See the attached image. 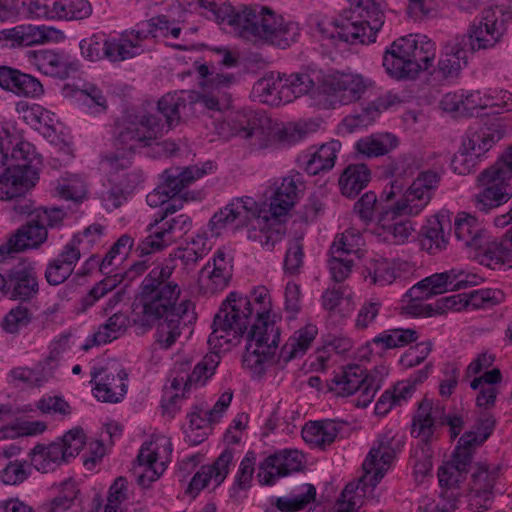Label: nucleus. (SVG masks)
<instances>
[{"label": "nucleus", "instance_id": "obj_1", "mask_svg": "<svg viewBox=\"0 0 512 512\" xmlns=\"http://www.w3.org/2000/svg\"><path fill=\"white\" fill-rule=\"evenodd\" d=\"M304 188L303 177L299 173L283 178L269 205L272 221L267 215H262L258 203L253 198L233 199L212 216L209 222L211 230L219 235L222 229L234 223L236 227L250 225L248 239L259 242L267 250H272L285 234V227L277 221V218L285 215L294 206Z\"/></svg>", "mask_w": 512, "mask_h": 512}, {"label": "nucleus", "instance_id": "obj_2", "mask_svg": "<svg viewBox=\"0 0 512 512\" xmlns=\"http://www.w3.org/2000/svg\"><path fill=\"white\" fill-rule=\"evenodd\" d=\"M253 302L236 292H231L215 315L208 344L213 349H229L238 340L250 323L253 311L257 317L271 315V298L267 288L260 286L253 291Z\"/></svg>", "mask_w": 512, "mask_h": 512}, {"label": "nucleus", "instance_id": "obj_3", "mask_svg": "<svg viewBox=\"0 0 512 512\" xmlns=\"http://www.w3.org/2000/svg\"><path fill=\"white\" fill-rule=\"evenodd\" d=\"M173 272V265L163 263L151 269L143 279L133 318L134 325L141 329V333L150 330L163 314L178 309L181 289L172 277Z\"/></svg>", "mask_w": 512, "mask_h": 512}, {"label": "nucleus", "instance_id": "obj_4", "mask_svg": "<svg viewBox=\"0 0 512 512\" xmlns=\"http://www.w3.org/2000/svg\"><path fill=\"white\" fill-rule=\"evenodd\" d=\"M186 107L187 101L182 92L164 95L159 99L157 109L158 113L165 118V122L155 114H144L127 120L117 128V144L128 151L152 145L155 140L179 123Z\"/></svg>", "mask_w": 512, "mask_h": 512}, {"label": "nucleus", "instance_id": "obj_5", "mask_svg": "<svg viewBox=\"0 0 512 512\" xmlns=\"http://www.w3.org/2000/svg\"><path fill=\"white\" fill-rule=\"evenodd\" d=\"M402 445V440L391 431L379 435L362 464L363 475L357 484L346 485L332 512H356L360 498L379 484Z\"/></svg>", "mask_w": 512, "mask_h": 512}, {"label": "nucleus", "instance_id": "obj_6", "mask_svg": "<svg viewBox=\"0 0 512 512\" xmlns=\"http://www.w3.org/2000/svg\"><path fill=\"white\" fill-rule=\"evenodd\" d=\"M236 35L256 45H273L287 48L300 35L299 25L286 21L281 14L264 5L240 7Z\"/></svg>", "mask_w": 512, "mask_h": 512}, {"label": "nucleus", "instance_id": "obj_7", "mask_svg": "<svg viewBox=\"0 0 512 512\" xmlns=\"http://www.w3.org/2000/svg\"><path fill=\"white\" fill-rule=\"evenodd\" d=\"M227 125L231 135L247 140L254 150L268 148L276 142L293 145L301 141L307 133L299 124L275 127L268 117L252 110L231 114Z\"/></svg>", "mask_w": 512, "mask_h": 512}, {"label": "nucleus", "instance_id": "obj_8", "mask_svg": "<svg viewBox=\"0 0 512 512\" xmlns=\"http://www.w3.org/2000/svg\"><path fill=\"white\" fill-rule=\"evenodd\" d=\"M436 44L426 35L415 34L394 41L383 56L386 72L395 79H414L433 66Z\"/></svg>", "mask_w": 512, "mask_h": 512}, {"label": "nucleus", "instance_id": "obj_9", "mask_svg": "<svg viewBox=\"0 0 512 512\" xmlns=\"http://www.w3.org/2000/svg\"><path fill=\"white\" fill-rule=\"evenodd\" d=\"M280 335L276 315L257 317L248 333L244 365L254 373H263L265 364L272 360L276 353Z\"/></svg>", "mask_w": 512, "mask_h": 512}, {"label": "nucleus", "instance_id": "obj_10", "mask_svg": "<svg viewBox=\"0 0 512 512\" xmlns=\"http://www.w3.org/2000/svg\"><path fill=\"white\" fill-rule=\"evenodd\" d=\"M506 33L507 23L503 10L488 7L469 24L465 34L456 37L465 38V47L476 53L495 48L502 43Z\"/></svg>", "mask_w": 512, "mask_h": 512}, {"label": "nucleus", "instance_id": "obj_11", "mask_svg": "<svg viewBox=\"0 0 512 512\" xmlns=\"http://www.w3.org/2000/svg\"><path fill=\"white\" fill-rule=\"evenodd\" d=\"M447 424L450 435L456 438L464 428V417L460 414L445 416L444 407L434 404L431 400L423 399L413 417L411 433L416 438L430 440L437 424Z\"/></svg>", "mask_w": 512, "mask_h": 512}, {"label": "nucleus", "instance_id": "obj_12", "mask_svg": "<svg viewBox=\"0 0 512 512\" xmlns=\"http://www.w3.org/2000/svg\"><path fill=\"white\" fill-rule=\"evenodd\" d=\"M191 226V218L186 214L166 218L160 223L153 220L147 226L148 236L138 244L136 250L140 256L162 251L175 242L177 238L187 233Z\"/></svg>", "mask_w": 512, "mask_h": 512}, {"label": "nucleus", "instance_id": "obj_13", "mask_svg": "<svg viewBox=\"0 0 512 512\" xmlns=\"http://www.w3.org/2000/svg\"><path fill=\"white\" fill-rule=\"evenodd\" d=\"M331 389L342 397L356 393V406L365 408L372 402L378 384L376 379L369 376L364 368L354 364L347 366L340 375H336L332 379Z\"/></svg>", "mask_w": 512, "mask_h": 512}, {"label": "nucleus", "instance_id": "obj_14", "mask_svg": "<svg viewBox=\"0 0 512 512\" xmlns=\"http://www.w3.org/2000/svg\"><path fill=\"white\" fill-rule=\"evenodd\" d=\"M499 170L487 168L477 176V185L481 190L472 197L475 208L488 213L512 198V187Z\"/></svg>", "mask_w": 512, "mask_h": 512}, {"label": "nucleus", "instance_id": "obj_15", "mask_svg": "<svg viewBox=\"0 0 512 512\" xmlns=\"http://www.w3.org/2000/svg\"><path fill=\"white\" fill-rule=\"evenodd\" d=\"M439 182L440 175L435 171L419 173L402 197L392 204L395 211L410 216L418 215L431 201Z\"/></svg>", "mask_w": 512, "mask_h": 512}, {"label": "nucleus", "instance_id": "obj_16", "mask_svg": "<svg viewBox=\"0 0 512 512\" xmlns=\"http://www.w3.org/2000/svg\"><path fill=\"white\" fill-rule=\"evenodd\" d=\"M498 477L499 468L496 465L477 463L473 467L468 492L470 510L483 512L490 509Z\"/></svg>", "mask_w": 512, "mask_h": 512}, {"label": "nucleus", "instance_id": "obj_17", "mask_svg": "<svg viewBox=\"0 0 512 512\" xmlns=\"http://www.w3.org/2000/svg\"><path fill=\"white\" fill-rule=\"evenodd\" d=\"M495 427V419L491 415L480 417L473 428L465 432L458 441L453 453V469L459 474L466 472L472 463L473 450L482 445L491 435Z\"/></svg>", "mask_w": 512, "mask_h": 512}, {"label": "nucleus", "instance_id": "obj_18", "mask_svg": "<svg viewBox=\"0 0 512 512\" xmlns=\"http://www.w3.org/2000/svg\"><path fill=\"white\" fill-rule=\"evenodd\" d=\"M29 13L36 18L82 20L92 14L88 0H30Z\"/></svg>", "mask_w": 512, "mask_h": 512}, {"label": "nucleus", "instance_id": "obj_19", "mask_svg": "<svg viewBox=\"0 0 512 512\" xmlns=\"http://www.w3.org/2000/svg\"><path fill=\"white\" fill-rule=\"evenodd\" d=\"M303 460L304 456L298 450L276 452L259 463L257 479L261 485H274L278 479L300 471Z\"/></svg>", "mask_w": 512, "mask_h": 512}, {"label": "nucleus", "instance_id": "obj_20", "mask_svg": "<svg viewBox=\"0 0 512 512\" xmlns=\"http://www.w3.org/2000/svg\"><path fill=\"white\" fill-rule=\"evenodd\" d=\"M128 374L122 368H94L91 371V382H94V396L104 403H118L127 392Z\"/></svg>", "mask_w": 512, "mask_h": 512}, {"label": "nucleus", "instance_id": "obj_21", "mask_svg": "<svg viewBox=\"0 0 512 512\" xmlns=\"http://www.w3.org/2000/svg\"><path fill=\"white\" fill-rule=\"evenodd\" d=\"M369 82L359 74L336 72L323 77V92L338 98L341 104L359 100Z\"/></svg>", "mask_w": 512, "mask_h": 512}, {"label": "nucleus", "instance_id": "obj_22", "mask_svg": "<svg viewBox=\"0 0 512 512\" xmlns=\"http://www.w3.org/2000/svg\"><path fill=\"white\" fill-rule=\"evenodd\" d=\"M400 212H396L394 205L381 208L373 232L383 241L393 244H404L413 236L415 229L409 220L399 219Z\"/></svg>", "mask_w": 512, "mask_h": 512}, {"label": "nucleus", "instance_id": "obj_23", "mask_svg": "<svg viewBox=\"0 0 512 512\" xmlns=\"http://www.w3.org/2000/svg\"><path fill=\"white\" fill-rule=\"evenodd\" d=\"M512 229L508 230L502 238L485 237L481 247L476 248L474 258L490 269L497 270L503 267H512Z\"/></svg>", "mask_w": 512, "mask_h": 512}, {"label": "nucleus", "instance_id": "obj_24", "mask_svg": "<svg viewBox=\"0 0 512 512\" xmlns=\"http://www.w3.org/2000/svg\"><path fill=\"white\" fill-rule=\"evenodd\" d=\"M233 458L232 450L225 449L212 465H204L200 468L192 477L186 492L195 496L210 485L214 488L219 486L227 477Z\"/></svg>", "mask_w": 512, "mask_h": 512}, {"label": "nucleus", "instance_id": "obj_25", "mask_svg": "<svg viewBox=\"0 0 512 512\" xmlns=\"http://www.w3.org/2000/svg\"><path fill=\"white\" fill-rule=\"evenodd\" d=\"M54 28L34 25H18L0 31L1 48H17L43 44L54 38Z\"/></svg>", "mask_w": 512, "mask_h": 512}, {"label": "nucleus", "instance_id": "obj_26", "mask_svg": "<svg viewBox=\"0 0 512 512\" xmlns=\"http://www.w3.org/2000/svg\"><path fill=\"white\" fill-rule=\"evenodd\" d=\"M232 277V258L224 249H218L212 264L208 262L200 272L201 286L210 293H216L227 287Z\"/></svg>", "mask_w": 512, "mask_h": 512}, {"label": "nucleus", "instance_id": "obj_27", "mask_svg": "<svg viewBox=\"0 0 512 512\" xmlns=\"http://www.w3.org/2000/svg\"><path fill=\"white\" fill-rule=\"evenodd\" d=\"M413 270V266L403 260H389L386 258L372 259L364 270L365 279L378 286L392 284L397 279L406 277Z\"/></svg>", "mask_w": 512, "mask_h": 512}, {"label": "nucleus", "instance_id": "obj_28", "mask_svg": "<svg viewBox=\"0 0 512 512\" xmlns=\"http://www.w3.org/2000/svg\"><path fill=\"white\" fill-rule=\"evenodd\" d=\"M0 87L25 98H38L44 94L43 85L36 77L4 65H0Z\"/></svg>", "mask_w": 512, "mask_h": 512}, {"label": "nucleus", "instance_id": "obj_29", "mask_svg": "<svg viewBox=\"0 0 512 512\" xmlns=\"http://www.w3.org/2000/svg\"><path fill=\"white\" fill-rule=\"evenodd\" d=\"M9 289L6 290V297L29 303L37 297L39 284L36 272L31 267L16 266L9 270Z\"/></svg>", "mask_w": 512, "mask_h": 512}, {"label": "nucleus", "instance_id": "obj_30", "mask_svg": "<svg viewBox=\"0 0 512 512\" xmlns=\"http://www.w3.org/2000/svg\"><path fill=\"white\" fill-rule=\"evenodd\" d=\"M152 30H132L119 38L106 40L105 58L112 62L124 61L142 52V42Z\"/></svg>", "mask_w": 512, "mask_h": 512}, {"label": "nucleus", "instance_id": "obj_31", "mask_svg": "<svg viewBox=\"0 0 512 512\" xmlns=\"http://www.w3.org/2000/svg\"><path fill=\"white\" fill-rule=\"evenodd\" d=\"M47 229L38 219L22 225L6 244L0 246V254L22 252L38 248L47 239Z\"/></svg>", "mask_w": 512, "mask_h": 512}, {"label": "nucleus", "instance_id": "obj_32", "mask_svg": "<svg viewBox=\"0 0 512 512\" xmlns=\"http://www.w3.org/2000/svg\"><path fill=\"white\" fill-rule=\"evenodd\" d=\"M335 34L339 40L349 44H369L375 42L376 38L370 37V31L364 26V20L356 11L344 12L335 20Z\"/></svg>", "mask_w": 512, "mask_h": 512}, {"label": "nucleus", "instance_id": "obj_33", "mask_svg": "<svg viewBox=\"0 0 512 512\" xmlns=\"http://www.w3.org/2000/svg\"><path fill=\"white\" fill-rule=\"evenodd\" d=\"M462 116H472L480 110L490 108L492 113H501L512 109V94L508 91L501 93L500 102L494 101L490 95H481L480 91L461 90Z\"/></svg>", "mask_w": 512, "mask_h": 512}, {"label": "nucleus", "instance_id": "obj_34", "mask_svg": "<svg viewBox=\"0 0 512 512\" xmlns=\"http://www.w3.org/2000/svg\"><path fill=\"white\" fill-rule=\"evenodd\" d=\"M192 306L191 302L184 300L179 304L177 310H172L171 313L163 314L160 320H157L156 328V343L162 349H169L175 344L177 338L181 335L180 323L188 310Z\"/></svg>", "mask_w": 512, "mask_h": 512}, {"label": "nucleus", "instance_id": "obj_35", "mask_svg": "<svg viewBox=\"0 0 512 512\" xmlns=\"http://www.w3.org/2000/svg\"><path fill=\"white\" fill-rule=\"evenodd\" d=\"M502 119L495 123L480 128L477 131L469 132L463 140V151L473 155H482L492 148L506 134Z\"/></svg>", "mask_w": 512, "mask_h": 512}, {"label": "nucleus", "instance_id": "obj_36", "mask_svg": "<svg viewBox=\"0 0 512 512\" xmlns=\"http://www.w3.org/2000/svg\"><path fill=\"white\" fill-rule=\"evenodd\" d=\"M445 51L438 61L436 72L443 79H455L467 65L465 38L455 37L446 44Z\"/></svg>", "mask_w": 512, "mask_h": 512}, {"label": "nucleus", "instance_id": "obj_37", "mask_svg": "<svg viewBox=\"0 0 512 512\" xmlns=\"http://www.w3.org/2000/svg\"><path fill=\"white\" fill-rule=\"evenodd\" d=\"M39 176H33V173L25 174L14 168L5 167L0 174V200H13L22 197L32 189Z\"/></svg>", "mask_w": 512, "mask_h": 512}, {"label": "nucleus", "instance_id": "obj_38", "mask_svg": "<svg viewBox=\"0 0 512 512\" xmlns=\"http://www.w3.org/2000/svg\"><path fill=\"white\" fill-rule=\"evenodd\" d=\"M30 61L42 73L58 78H66L70 70H76L77 65L70 63L68 59L52 50H38L29 52Z\"/></svg>", "mask_w": 512, "mask_h": 512}, {"label": "nucleus", "instance_id": "obj_39", "mask_svg": "<svg viewBox=\"0 0 512 512\" xmlns=\"http://www.w3.org/2000/svg\"><path fill=\"white\" fill-rule=\"evenodd\" d=\"M454 234L456 239L471 251L481 247L488 235L477 218L466 212L457 214L454 220Z\"/></svg>", "mask_w": 512, "mask_h": 512}, {"label": "nucleus", "instance_id": "obj_40", "mask_svg": "<svg viewBox=\"0 0 512 512\" xmlns=\"http://www.w3.org/2000/svg\"><path fill=\"white\" fill-rule=\"evenodd\" d=\"M3 156V167L14 168L25 174L33 173V176H39V166L41 158L35 152L34 146L27 141L18 142L12 149L11 153H5Z\"/></svg>", "mask_w": 512, "mask_h": 512}, {"label": "nucleus", "instance_id": "obj_41", "mask_svg": "<svg viewBox=\"0 0 512 512\" xmlns=\"http://www.w3.org/2000/svg\"><path fill=\"white\" fill-rule=\"evenodd\" d=\"M284 90L282 96L287 103L294 99L312 93L315 89L323 90V78L317 71L293 73L285 76Z\"/></svg>", "mask_w": 512, "mask_h": 512}, {"label": "nucleus", "instance_id": "obj_42", "mask_svg": "<svg viewBox=\"0 0 512 512\" xmlns=\"http://www.w3.org/2000/svg\"><path fill=\"white\" fill-rule=\"evenodd\" d=\"M340 148L341 143L337 140H332L321 145L314 152L303 155L299 158V162L309 175H317L334 167Z\"/></svg>", "mask_w": 512, "mask_h": 512}, {"label": "nucleus", "instance_id": "obj_43", "mask_svg": "<svg viewBox=\"0 0 512 512\" xmlns=\"http://www.w3.org/2000/svg\"><path fill=\"white\" fill-rule=\"evenodd\" d=\"M80 252L72 246L65 245L59 255L52 259L46 267L45 278L50 285H60L73 273Z\"/></svg>", "mask_w": 512, "mask_h": 512}, {"label": "nucleus", "instance_id": "obj_44", "mask_svg": "<svg viewBox=\"0 0 512 512\" xmlns=\"http://www.w3.org/2000/svg\"><path fill=\"white\" fill-rule=\"evenodd\" d=\"M133 245L134 239L128 234H124L110 247L104 258L100 259L98 256L92 255L87 260V265L98 266L101 273L111 274L123 262Z\"/></svg>", "mask_w": 512, "mask_h": 512}, {"label": "nucleus", "instance_id": "obj_45", "mask_svg": "<svg viewBox=\"0 0 512 512\" xmlns=\"http://www.w3.org/2000/svg\"><path fill=\"white\" fill-rule=\"evenodd\" d=\"M129 319L126 314L116 312L108 320L100 325L98 330L82 345L83 351H88L93 346L110 343L122 335L128 327Z\"/></svg>", "mask_w": 512, "mask_h": 512}, {"label": "nucleus", "instance_id": "obj_46", "mask_svg": "<svg viewBox=\"0 0 512 512\" xmlns=\"http://www.w3.org/2000/svg\"><path fill=\"white\" fill-rule=\"evenodd\" d=\"M317 333L318 329L313 324H307L306 326L295 331L294 334L281 348L279 361L287 363L292 359L303 356L311 346Z\"/></svg>", "mask_w": 512, "mask_h": 512}, {"label": "nucleus", "instance_id": "obj_47", "mask_svg": "<svg viewBox=\"0 0 512 512\" xmlns=\"http://www.w3.org/2000/svg\"><path fill=\"white\" fill-rule=\"evenodd\" d=\"M317 333L318 329L313 324H307L306 326L295 331L294 334L281 348L279 361L287 363L292 359L303 356L311 346Z\"/></svg>", "mask_w": 512, "mask_h": 512}, {"label": "nucleus", "instance_id": "obj_48", "mask_svg": "<svg viewBox=\"0 0 512 512\" xmlns=\"http://www.w3.org/2000/svg\"><path fill=\"white\" fill-rule=\"evenodd\" d=\"M104 163L114 173L110 181L117 184L127 194H130L142 182V175L137 171L118 174L120 170H125L130 166L129 158L110 155L104 158Z\"/></svg>", "mask_w": 512, "mask_h": 512}, {"label": "nucleus", "instance_id": "obj_49", "mask_svg": "<svg viewBox=\"0 0 512 512\" xmlns=\"http://www.w3.org/2000/svg\"><path fill=\"white\" fill-rule=\"evenodd\" d=\"M25 121L38 130L51 143L58 139V119L55 114L38 104H33L24 110Z\"/></svg>", "mask_w": 512, "mask_h": 512}, {"label": "nucleus", "instance_id": "obj_50", "mask_svg": "<svg viewBox=\"0 0 512 512\" xmlns=\"http://www.w3.org/2000/svg\"><path fill=\"white\" fill-rule=\"evenodd\" d=\"M371 178L370 169L366 164H350L339 178V186L344 196L354 198L364 189Z\"/></svg>", "mask_w": 512, "mask_h": 512}, {"label": "nucleus", "instance_id": "obj_51", "mask_svg": "<svg viewBox=\"0 0 512 512\" xmlns=\"http://www.w3.org/2000/svg\"><path fill=\"white\" fill-rule=\"evenodd\" d=\"M501 379L500 370L494 368L490 371H485L483 375L471 381L470 387L474 390H479L476 397L478 407L488 409L494 406L498 395L496 384H498Z\"/></svg>", "mask_w": 512, "mask_h": 512}, {"label": "nucleus", "instance_id": "obj_52", "mask_svg": "<svg viewBox=\"0 0 512 512\" xmlns=\"http://www.w3.org/2000/svg\"><path fill=\"white\" fill-rule=\"evenodd\" d=\"M399 145L398 138L391 133L373 134L361 138L356 143L358 153L368 157L384 156L396 149Z\"/></svg>", "mask_w": 512, "mask_h": 512}, {"label": "nucleus", "instance_id": "obj_53", "mask_svg": "<svg viewBox=\"0 0 512 512\" xmlns=\"http://www.w3.org/2000/svg\"><path fill=\"white\" fill-rule=\"evenodd\" d=\"M30 460L35 469L42 473L53 471L62 463L67 462L65 452L56 442L47 446L36 445L30 452Z\"/></svg>", "mask_w": 512, "mask_h": 512}, {"label": "nucleus", "instance_id": "obj_54", "mask_svg": "<svg viewBox=\"0 0 512 512\" xmlns=\"http://www.w3.org/2000/svg\"><path fill=\"white\" fill-rule=\"evenodd\" d=\"M338 428L334 421L323 420L306 424L302 429V438L305 442L323 448L330 445L338 435Z\"/></svg>", "mask_w": 512, "mask_h": 512}, {"label": "nucleus", "instance_id": "obj_55", "mask_svg": "<svg viewBox=\"0 0 512 512\" xmlns=\"http://www.w3.org/2000/svg\"><path fill=\"white\" fill-rule=\"evenodd\" d=\"M285 78L280 74L271 73L266 77L259 79L253 86V93L263 103L269 105L286 104L282 96L284 90Z\"/></svg>", "mask_w": 512, "mask_h": 512}, {"label": "nucleus", "instance_id": "obj_56", "mask_svg": "<svg viewBox=\"0 0 512 512\" xmlns=\"http://www.w3.org/2000/svg\"><path fill=\"white\" fill-rule=\"evenodd\" d=\"M205 173V169L197 166L186 167L182 170L179 168L166 170L162 186L166 188L169 195L178 196L185 187L202 177Z\"/></svg>", "mask_w": 512, "mask_h": 512}, {"label": "nucleus", "instance_id": "obj_57", "mask_svg": "<svg viewBox=\"0 0 512 512\" xmlns=\"http://www.w3.org/2000/svg\"><path fill=\"white\" fill-rule=\"evenodd\" d=\"M399 99L395 95H385L377 98L374 102L369 104L361 114L356 116L347 117L343 121V126L348 132H352L354 129L366 126L374 120V117L378 115L382 110H385L395 103H398Z\"/></svg>", "mask_w": 512, "mask_h": 512}, {"label": "nucleus", "instance_id": "obj_58", "mask_svg": "<svg viewBox=\"0 0 512 512\" xmlns=\"http://www.w3.org/2000/svg\"><path fill=\"white\" fill-rule=\"evenodd\" d=\"M422 166V159L412 153L400 154L390 158L383 166V174L394 180H402L411 177Z\"/></svg>", "mask_w": 512, "mask_h": 512}, {"label": "nucleus", "instance_id": "obj_59", "mask_svg": "<svg viewBox=\"0 0 512 512\" xmlns=\"http://www.w3.org/2000/svg\"><path fill=\"white\" fill-rule=\"evenodd\" d=\"M450 229V222L445 218H434L428 221L424 230V239L422 246L430 254H436L446 249L448 245V235L445 229Z\"/></svg>", "mask_w": 512, "mask_h": 512}, {"label": "nucleus", "instance_id": "obj_60", "mask_svg": "<svg viewBox=\"0 0 512 512\" xmlns=\"http://www.w3.org/2000/svg\"><path fill=\"white\" fill-rule=\"evenodd\" d=\"M356 15L364 20V26L370 31V37H375L385 22V15L382 1L360 0Z\"/></svg>", "mask_w": 512, "mask_h": 512}, {"label": "nucleus", "instance_id": "obj_61", "mask_svg": "<svg viewBox=\"0 0 512 512\" xmlns=\"http://www.w3.org/2000/svg\"><path fill=\"white\" fill-rule=\"evenodd\" d=\"M172 453V443L166 436H157L154 440L142 445L139 454V462H156L166 466Z\"/></svg>", "mask_w": 512, "mask_h": 512}, {"label": "nucleus", "instance_id": "obj_62", "mask_svg": "<svg viewBox=\"0 0 512 512\" xmlns=\"http://www.w3.org/2000/svg\"><path fill=\"white\" fill-rule=\"evenodd\" d=\"M255 466L256 454L253 451H248L240 462L238 471L235 475L234 484L230 489L231 498L238 500L240 498V493L247 491L251 487Z\"/></svg>", "mask_w": 512, "mask_h": 512}, {"label": "nucleus", "instance_id": "obj_63", "mask_svg": "<svg viewBox=\"0 0 512 512\" xmlns=\"http://www.w3.org/2000/svg\"><path fill=\"white\" fill-rule=\"evenodd\" d=\"M447 282L442 273H435L412 286L406 293V297L431 298L447 292Z\"/></svg>", "mask_w": 512, "mask_h": 512}, {"label": "nucleus", "instance_id": "obj_64", "mask_svg": "<svg viewBox=\"0 0 512 512\" xmlns=\"http://www.w3.org/2000/svg\"><path fill=\"white\" fill-rule=\"evenodd\" d=\"M304 492L292 497L273 498V504L280 512H297L315 500L316 488L312 484L303 485Z\"/></svg>", "mask_w": 512, "mask_h": 512}]
</instances>
